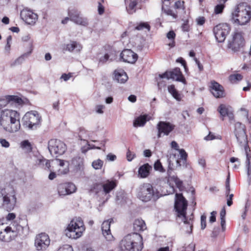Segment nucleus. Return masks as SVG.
I'll list each match as a JSON object with an SVG mask.
<instances>
[{"label":"nucleus","instance_id":"1","mask_svg":"<svg viewBox=\"0 0 251 251\" xmlns=\"http://www.w3.org/2000/svg\"><path fill=\"white\" fill-rule=\"evenodd\" d=\"M0 125L9 133H14L21 128L20 115L16 110L5 109L0 111Z\"/></svg>","mask_w":251,"mask_h":251},{"label":"nucleus","instance_id":"2","mask_svg":"<svg viewBox=\"0 0 251 251\" xmlns=\"http://www.w3.org/2000/svg\"><path fill=\"white\" fill-rule=\"evenodd\" d=\"M143 248L142 237L140 234L135 232L125 236L119 244L120 251H140Z\"/></svg>","mask_w":251,"mask_h":251},{"label":"nucleus","instance_id":"3","mask_svg":"<svg viewBox=\"0 0 251 251\" xmlns=\"http://www.w3.org/2000/svg\"><path fill=\"white\" fill-rule=\"evenodd\" d=\"M231 16L234 23L244 25L251 20V7L246 2H240L236 5Z\"/></svg>","mask_w":251,"mask_h":251},{"label":"nucleus","instance_id":"4","mask_svg":"<svg viewBox=\"0 0 251 251\" xmlns=\"http://www.w3.org/2000/svg\"><path fill=\"white\" fill-rule=\"evenodd\" d=\"M138 197L143 201L147 202L151 200L154 201L161 196L159 192L150 183H144L139 188Z\"/></svg>","mask_w":251,"mask_h":251},{"label":"nucleus","instance_id":"5","mask_svg":"<svg viewBox=\"0 0 251 251\" xmlns=\"http://www.w3.org/2000/svg\"><path fill=\"white\" fill-rule=\"evenodd\" d=\"M22 121L23 126L25 128L36 130L41 125L42 117L37 111L32 110L26 112Z\"/></svg>","mask_w":251,"mask_h":251},{"label":"nucleus","instance_id":"6","mask_svg":"<svg viewBox=\"0 0 251 251\" xmlns=\"http://www.w3.org/2000/svg\"><path fill=\"white\" fill-rule=\"evenodd\" d=\"M187 207V201L182 196V194L176 193V200L175 203V208L177 212V216L179 217H182V221L186 225L190 226V230H187L189 233L192 230V224L190 221H188L186 217V210Z\"/></svg>","mask_w":251,"mask_h":251},{"label":"nucleus","instance_id":"7","mask_svg":"<svg viewBox=\"0 0 251 251\" xmlns=\"http://www.w3.org/2000/svg\"><path fill=\"white\" fill-rule=\"evenodd\" d=\"M85 227L82 219L80 217L73 219L67 227L66 235L72 239H77L81 237L85 231Z\"/></svg>","mask_w":251,"mask_h":251},{"label":"nucleus","instance_id":"8","mask_svg":"<svg viewBox=\"0 0 251 251\" xmlns=\"http://www.w3.org/2000/svg\"><path fill=\"white\" fill-rule=\"evenodd\" d=\"M2 196V206L7 211H11L15 207L17 198L16 192L12 188H8L2 190L1 192Z\"/></svg>","mask_w":251,"mask_h":251},{"label":"nucleus","instance_id":"9","mask_svg":"<svg viewBox=\"0 0 251 251\" xmlns=\"http://www.w3.org/2000/svg\"><path fill=\"white\" fill-rule=\"evenodd\" d=\"M48 149L52 156L57 157L65 152L66 146L61 141L53 139L49 141Z\"/></svg>","mask_w":251,"mask_h":251},{"label":"nucleus","instance_id":"10","mask_svg":"<svg viewBox=\"0 0 251 251\" xmlns=\"http://www.w3.org/2000/svg\"><path fill=\"white\" fill-rule=\"evenodd\" d=\"M244 45L245 40L242 33L237 31L233 35L231 40L228 41V48L234 52H237L240 51Z\"/></svg>","mask_w":251,"mask_h":251},{"label":"nucleus","instance_id":"11","mask_svg":"<svg viewBox=\"0 0 251 251\" xmlns=\"http://www.w3.org/2000/svg\"><path fill=\"white\" fill-rule=\"evenodd\" d=\"M234 133L239 146L248 143L247 135L246 133V126L240 122L234 125Z\"/></svg>","mask_w":251,"mask_h":251},{"label":"nucleus","instance_id":"12","mask_svg":"<svg viewBox=\"0 0 251 251\" xmlns=\"http://www.w3.org/2000/svg\"><path fill=\"white\" fill-rule=\"evenodd\" d=\"M213 30L217 41L219 43H222L228 34L230 28L226 24H221L216 25Z\"/></svg>","mask_w":251,"mask_h":251},{"label":"nucleus","instance_id":"13","mask_svg":"<svg viewBox=\"0 0 251 251\" xmlns=\"http://www.w3.org/2000/svg\"><path fill=\"white\" fill-rule=\"evenodd\" d=\"M50 244V239L47 234L41 233L36 235L34 244L37 250H45L49 247Z\"/></svg>","mask_w":251,"mask_h":251},{"label":"nucleus","instance_id":"14","mask_svg":"<svg viewBox=\"0 0 251 251\" xmlns=\"http://www.w3.org/2000/svg\"><path fill=\"white\" fill-rule=\"evenodd\" d=\"M68 16L70 21L76 25L86 26L88 25V19L80 15V12L77 10L73 9L68 11Z\"/></svg>","mask_w":251,"mask_h":251},{"label":"nucleus","instance_id":"15","mask_svg":"<svg viewBox=\"0 0 251 251\" xmlns=\"http://www.w3.org/2000/svg\"><path fill=\"white\" fill-rule=\"evenodd\" d=\"M175 128V126L170 122L160 121L156 126L157 138H160L163 135L168 136Z\"/></svg>","mask_w":251,"mask_h":251},{"label":"nucleus","instance_id":"16","mask_svg":"<svg viewBox=\"0 0 251 251\" xmlns=\"http://www.w3.org/2000/svg\"><path fill=\"white\" fill-rule=\"evenodd\" d=\"M20 16L27 24L31 25H34L38 19L36 14L27 8L24 9L21 11Z\"/></svg>","mask_w":251,"mask_h":251},{"label":"nucleus","instance_id":"17","mask_svg":"<svg viewBox=\"0 0 251 251\" xmlns=\"http://www.w3.org/2000/svg\"><path fill=\"white\" fill-rule=\"evenodd\" d=\"M76 188L72 182L61 183L58 185L57 191L59 196H65L75 192Z\"/></svg>","mask_w":251,"mask_h":251},{"label":"nucleus","instance_id":"18","mask_svg":"<svg viewBox=\"0 0 251 251\" xmlns=\"http://www.w3.org/2000/svg\"><path fill=\"white\" fill-rule=\"evenodd\" d=\"M210 91L216 98H221L225 96L224 87L215 81H212L210 83Z\"/></svg>","mask_w":251,"mask_h":251},{"label":"nucleus","instance_id":"19","mask_svg":"<svg viewBox=\"0 0 251 251\" xmlns=\"http://www.w3.org/2000/svg\"><path fill=\"white\" fill-rule=\"evenodd\" d=\"M120 56L123 61L131 64L135 63L138 58L137 54L129 49L123 50Z\"/></svg>","mask_w":251,"mask_h":251},{"label":"nucleus","instance_id":"20","mask_svg":"<svg viewBox=\"0 0 251 251\" xmlns=\"http://www.w3.org/2000/svg\"><path fill=\"white\" fill-rule=\"evenodd\" d=\"M73 171L75 174L81 175L84 170V159L79 156L74 157L71 161Z\"/></svg>","mask_w":251,"mask_h":251},{"label":"nucleus","instance_id":"21","mask_svg":"<svg viewBox=\"0 0 251 251\" xmlns=\"http://www.w3.org/2000/svg\"><path fill=\"white\" fill-rule=\"evenodd\" d=\"M112 221L113 219H111L104 221L101 225L102 234L107 241H111L113 238L110 230V223Z\"/></svg>","mask_w":251,"mask_h":251},{"label":"nucleus","instance_id":"22","mask_svg":"<svg viewBox=\"0 0 251 251\" xmlns=\"http://www.w3.org/2000/svg\"><path fill=\"white\" fill-rule=\"evenodd\" d=\"M6 227L7 230L9 231V234H11L13 239L18 235L19 232L23 229V227L17 222L12 223Z\"/></svg>","mask_w":251,"mask_h":251},{"label":"nucleus","instance_id":"23","mask_svg":"<svg viewBox=\"0 0 251 251\" xmlns=\"http://www.w3.org/2000/svg\"><path fill=\"white\" fill-rule=\"evenodd\" d=\"M171 74V78L176 81L181 82L184 84H186V80L183 75L179 68H176L172 71H170Z\"/></svg>","mask_w":251,"mask_h":251},{"label":"nucleus","instance_id":"24","mask_svg":"<svg viewBox=\"0 0 251 251\" xmlns=\"http://www.w3.org/2000/svg\"><path fill=\"white\" fill-rule=\"evenodd\" d=\"M114 79L118 83H125L128 79L126 73L122 69H117L114 71Z\"/></svg>","mask_w":251,"mask_h":251},{"label":"nucleus","instance_id":"25","mask_svg":"<svg viewBox=\"0 0 251 251\" xmlns=\"http://www.w3.org/2000/svg\"><path fill=\"white\" fill-rule=\"evenodd\" d=\"M13 238L9 234V231L7 230L5 225L3 224H0V240L4 242H9Z\"/></svg>","mask_w":251,"mask_h":251},{"label":"nucleus","instance_id":"26","mask_svg":"<svg viewBox=\"0 0 251 251\" xmlns=\"http://www.w3.org/2000/svg\"><path fill=\"white\" fill-rule=\"evenodd\" d=\"M151 117L147 114L140 115V116L136 118L134 120L133 126L135 127L143 126H145L147 122L149 121Z\"/></svg>","mask_w":251,"mask_h":251},{"label":"nucleus","instance_id":"27","mask_svg":"<svg viewBox=\"0 0 251 251\" xmlns=\"http://www.w3.org/2000/svg\"><path fill=\"white\" fill-rule=\"evenodd\" d=\"M152 167L148 163L141 166L138 170V175L142 178L147 177L150 174Z\"/></svg>","mask_w":251,"mask_h":251},{"label":"nucleus","instance_id":"28","mask_svg":"<svg viewBox=\"0 0 251 251\" xmlns=\"http://www.w3.org/2000/svg\"><path fill=\"white\" fill-rule=\"evenodd\" d=\"M147 228L146 224L142 219H136L133 223V228L136 231H143Z\"/></svg>","mask_w":251,"mask_h":251},{"label":"nucleus","instance_id":"29","mask_svg":"<svg viewBox=\"0 0 251 251\" xmlns=\"http://www.w3.org/2000/svg\"><path fill=\"white\" fill-rule=\"evenodd\" d=\"M81 49V45L75 41H71L66 45V50L70 52L79 51Z\"/></svg>","mask_w":251,"mask_h":251},{"label":"nucleus","instance_id":"30","mask_svg":"<svg viewBox=\"0 0 251 251\" xmlns=\"http://www.w3.org/2000/svg\"><path fill=\"white\" fill-rule=\"evenodd\" d=\"M117 184L115 181L107 180L105 183L102 184L103 191L105 194L109 193L111 190L114 189Z\"/></svg>","mask_w":251,"mask_h":251},{"label":"nucleus","instance_id":"31","mask_svg":"<svg viewBox=\"0 0 251 251\" xmlns=\"http://www.w3.org/2000/svg\"><path fill=\"white\" fill-rule=\"evenodd\" d=\"M169 92L172 95V96L177 101H180L182 98V95H181L176 89L174 85H169L168 87Z\"/></svg>","mask_w":251,"mask_h":251},{"label":"nucleus","instance_id":"32","mask_svg":"<svg viewBox=\"0 0 251 251\" xmlns=\"http://www.w3.org/2000/svg\"><path fill=\"white\" fill-rule=\"evenodd\" d=\"M7 100V103L10 102H14L18 105H22L24 103V101L21 98L17 96L7 95L5 96Z\"/></svg>","mask_w":251,"mask_h":251},{"label":"nucleus","instance_id":"33","mask_svg":"<svg viewBox=\"0 0 251 251\" xmlns=\"http://www.w3.org/2000/svg\"><path fill=\"white\" fill-rule=\"evenodd\" d=\"M137 1L130 0L129 3L126 6V10L129 14H132L136 12Z\"/></svg>","mask_w":251,"mask_h":251},{"label":"nucleus","instance_id":"34","mask_svg":"<svg viewBox=\"0 0 251 251\" xmlns=\"http://www.w3.org/2000/svg\"><path fill=\"white\" fill-rule=\"evenodd\" d=\"M144 28H147L148 31H150V26L148 23H141L139 25L136 26L131 31L129 32V35H132L135 34L137 30H142Z\"/></svg>","mask_w":251,"mask_h":251},{"label":"nucleus","instance_id":"35","mask_svg":"<svg viewBox=\"0 0 251 251\" xmlns=\"http://www.w3.org/2000/svg\"><path fill=\"white\" fill-rule=\"evenodd\" d=\"M20 147L25 152H29L32 151V145L28 140H24L20 144Z\"/></svg>","mask_w":251,"mask_h":251},{"label":"nucleus","instance_id":"36","mask_svg":"<svg viewBox=\"0 0 251 251\" xmlns=\"http://www.w3.org/2000/svg\"><path fill=\"white\" fill-rule=\"evenodd\" d=\"M226 212L225 207L224 206L220 212L221 225L222 230L224 231L226 229Z\"/></svg>","mask_w":251,"mask_h":251},{"label":"nucleus","instance_id":"37","mask_svg":"<svg viewBox=\"0 0 251 251\" xmlns=\"http://www.w3.org/2000/svg\"><path fill=\"white\" fill-rule=\"evenodd\" d=\"M89 132L83 128H80L78 133L79 138L81 140L86 141L88 138Z\"/></svg>","mask_w":251,"mask_h":251},{"label":"nucleus","instance_id":"38","mask_svg":"<svg viewBox=\"0 0 251 251\" xmlns=\"http://www.w3.org/2000/svg\"><path fill=\"white\" fill-rule=\"evenodd\" d=\"M240 147H244L246 155V163H251V155L249 154V152L251 151L249 146L248 145V143H246L245 144H243L242 146H240Z\"/></svg>","mask_w":251,"mask_h":251},{"label":"nucleus","instance_id":"39","mask_svg":"<svg viewBox=\"0 0 251 251\" xmlns=\"http://www.w3.org/2000/svg\"><path fill=\"white\" fill-rule=\"evenodd\" d=\"M168 170H167V176L168 177V178L171 179L173 178V176H176L173 174V164L171 163V161L170 158L168 159Z\"/></svg>","mask_w":251,"mask_h":251},{"label":"nucleus","instance_id":"40","mask_svg":"<svg viewBox=\"0 0 251 251\" xmlns=\"http://www.w3.org/2000/svg\"><path fill=\"white\" fill-rule=\"evenodd\" d=\"M221 116L223 117L222 120H224V117L228 115V109L224 104H221L218 109Z\"/></svg>","mask_w":251,"mask_h":251},{"label":"nucleus","instance_id":"41","mask_svg":"<svg viewBox=\"0 0 251 251\" xmlns=\"http://www.w3.org/2000/svg\"><path fill=\"white\" fill-rule=\"evenodd\" d=\"M170 180L173 181L176 187L180 190H182L183 189L184 187L183 186V182L180 180L176 176H173V178Z\"/></svg>","mask_w":251,"mask_h":251},{"label":"nucleus","instance_id":"42","mask_svg":"<svg viewBox=\"0 0 251 251\" xmlns=\"http://www.w3.org/2000/svg\"><path fill=\"white\" fill-rule=\"evenodd\" d=\"M103 190L102 184L100 183H95L93 185L92 188L90 190V192L94 193L96 194Z\"/></svg>","mask_w":251,"mask_h":251},{"label":"nucleus","instance_id":"43","mask_svg":"<svg viewBox=\"0 0 251 251\" xmlns=\"http://www.w3.org/2000/svg\"><path fill=\"white\" fill-rule=\"evenodd\" d=\"M103 161L100 159H98L93 161L92 166L95 170H99L103 166Z\"/></svg>","mask_w":251,"mask_h":251},{"label":"nucleus","instance_id":"44","mask_svg":"<svg viewBox=\"0 0 251 251\" xmlns=\"http://www.w3.org/2000/svg\"><path fill=\"white\" fill-rule=\"evenodd\" d=\"M165 5H162V10L167 15L171 16L174 19L177 18V14L173 12V11L169 8H165Z\"/></svg>","mask_w":251,"mask_h":251},{"label":"nucleus","instance_id":"45","mask_svg":"<svg viewBox=\"0 0 251 251\" xmlns=\"http://www.w3.org/2000/svg\"><path fill=\"white\" fill-rule=\"evenodd\" d=\"M229 79L232 83H235L237 81L241 80L242 79V76L239 74L231 75Z\"/></svg>","mask_w":251,"mask_h":251},{"label":"nucleus","instance_id":"46","mask_svg":"<svg viewBox=\"0 0 251 251\" xmlns=\"http://www.w3.org/2000/svg\"><path fill=\"white\" fill-rule=\"evenodd\" d=\"M154 169L156 171H158L161 173H164L165 172V170L162 166L161 163L158 160L155 162L154 164Z\"/></svg>","mask_w":251,"mask_h":251},{"label":"nucleus","instance_id":"47","mask_svg":"<svg viewBox=\"0 0 251 251\" xmlns=\"http://www.w3.org/2000/svg\"><path fill=\"white\" fill-rule=\"evenodd\" d=\"M46 159L44 158V157L42 156H39L36 160V164L37 165L40 167H44V163L45 161H46Z\"/></svg>","mask_w":251,"mask_h":251},{"label":"nucleus","instance_id":"48","mask_svg":"<svg viewBox=\"0 0 251 251\" xmlns=\"http://www.w3.org/2000/svg\"><path fill=\"white\" fill-rule=\"evenodd\" d=\"M24 56L23 55L20 56L17 58L13 63H11L12 66H15L16 65L21 64L24 61Z\"/></svg>","mask_w":251,"mask_h":251},{"label":"nucleus","instance_id":"49","mask_svg":"<svg viewBox=\"0 0 251 251\" xmlns=\"http://www.w3.org/2000/svg\"><path fill=\"white\" fill-rule=\"evenodd\" d=\"M247 175L249 183L251 181V163H246Z\"/></svg>","mask_w":251,"mask_h":251},{"label":"nucleus","instance_id":"50","mask_svg":"<svg viewBox=\"0 0 251 251\" xmlns=\"http://www.w3.org/2000/svg\"><path fill=\"white\" fill-rule=\"evenodd\" d=\"M224 7V5L222 4L217 5L215 7V13L217 14L222 13Z\"/></svg>","mask_w":251,"mask_h":251},{"label":"nucleus","instance_id":"51","mask_svg":"<svg viewBox=\"0 0 251 251\" xmlns=\"http://www.w3.org/2000/svg\"><path fill=\"white\" fill-rule=\"evenodd\" d=\"M57 251H74L71 246L69 245H65L60 247Z\"/></svg>","mask_w":251,"mask_h":251},{"label":"nucleus","instance_id":"52","mask_svg":"<svg viewBox=\"0 0 251 251\" xmlns=\"http://www.w3.org/2000/svg\"><path fill=\"white\" fill-rule=\"evenodd\" d=\"M180 155V158L186 161L187 157V153L184 149H179L178 151Z\"/></svg>","mask_w":251,"mask_h":251},{"label":"nucleus","instance_id":"53","mask_svg":"<svg viewBox=\"0 0 251 251\" xmlns=\"http://www.w3.org/2000/svg\"><path fill=\"white\" fill-rule=\"evenodd\" d=\"M105 108L103 105H97L95 107V111L97 113L102 114L103 113V109Z\"/></svg>","mask_w":251,"mask_h":251},{"label":"nucleus","instance_id":"54","mask_svg":"<svg viewBox=\"0 0 251 251\" xmlns=\"http://www.w3.org/2000/svg\"><path fill=\"white\" fill-rule=\"evenodd\" d=\"M206 216L205 215H202L201 217V228L204 229L206 226Z\"/></svg>","mask_w":251,"mask_h":251},{"label":"nucleus","instance_id":"55","mask_svg":"<svg viewBox=\"0 0 251 251\" xmlns=\"http://www.w3.org/2000/svg\"><path fill=\"white\" fill-rule=\"evenodd\" d=\"M175 8L176 9H184V1H181L180 0L176 1L175 3Z\"/></svg>","mask_w":251,"mask_h":251},{"label":"nucleus","instance_id":"56","mask_svg":"<svg viewBox=\"0 0 251 251\" xmlns=\"http://www.w3.org/2000/svg\"><path fill=\"white\" fill-rule=\"evenodd\" d=\"M126 158L128 161H131L134 158L135 154L131 152V151L128 149L126 152Z\"/></svg>","mask_w":251,"mask_h":251},{"label":"nucleus","instance_id":"57","mask_svg":"<svg viewBox=\"0 0 251 251\" xmlns=\"http://www.w3.org/2000/svg\"><path fill=\"white\" fill-rule=\"evenodd\" d=\"M0 144L2 147L7 148L9 147L10 144L5 139L0 138Z\"/></svg>","mask_w":251,"mask_h":251},{"label":"nucleus","instance_id":"58","mask_svg":"<svg viewBox=\"0 0 251 251\" xmlns=\"http://www.w3.org/2000/svg\"><path fill=\"white\" fill-rule=\"evenodd\" d=\"M182 29L183 31L187 32L189 30V25L188 24V21L185 20L184 21L183 24L181 25Z\"/></svg>","mask_w":251,"mask_h":251},{"label":"nucleus","instance_id":"59","mask_svg":"<svg viewBox=\"0 0 251 251\" xmlns=\"http://www.w3.org/2000/svg\"><path fill=\"white\" fill-rule=\"evenodd\" d=\"M66 167L62 170L61 169H59L58 170V175H64L66 174L69 172V163L68 162Z\"/></svg>","mask_w":251,"mask_h":251},{"label":"nucleus","instance_id":"60","mask_svg":"<svg viewBox=\"0 0 251 251\" xmlns=\"http://www.w3.org/2000/svg\"><path fill=\"white\" fill-rule=\"evenodd\" d=\"M159 77L161 78H167L168 79H169L171 78V74L170 72H166L162 74L159 75Z\"/></svg>","mask_w":251,"mask_h":251},{"label":"nucleus","instance_id":"61","mask_svg":"<svg viewBox=\"0 0 251 251\" xmlns=\"http://www.w3.org/2000/svg\"><path fill=\"white\" fill-rule=\"evenodd\" d=\"M109 56L108 54H104V56L100 57L99 60V62L101 63H104L106 62L109 59Z\"/></svg>","mask_w":251,"mask_h":251},{"label":"nucleus","instance_id":"62","mask_svg":"<svg viewBox=\"0 0 251 251\" xmlns=\"http://www.w3.org/2000/svg\"><path fill=\"white\" fill-rule=\"evenodd\" d=\"M240 111L242 112V115L248 119L249 111L247 109L242 107L240 109Z\"/></svg>","mask_w":251,"mask_h":251},{"label":"nucleus","instance_id":"63","mask_svg":"<svg viewBox=\"0 0 251 251\" xmlns=\"http://www.w3.org/2000/svg\"><path fill=\"white\" fill-rule=\"evenodd\" d=\"M217 212L216 211H212L210 213V217L209 218V222L210 223H213L216 221V215Z\"/></svg>","mask_w":251,"mask_h":251},{"label":"nucleus","instance_id":"64","mask_svg":"<svg viewBox=\"0 0 251 251\" xmlns=\"http://www.w3.org/2000/svg\"><path fill=\"white\" fill-rule=\"evenodd\" d=\"M176 36V34L174 32V31L171 30L167 34V37L169 39H174Z\"/></svg>","mask_w":251,"mask_h":251}]
</instances>
